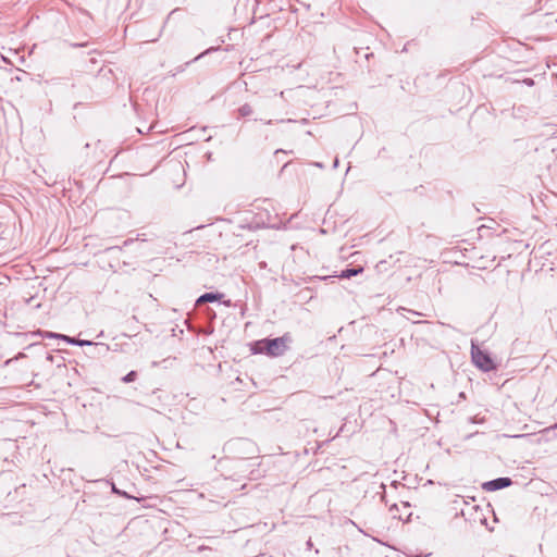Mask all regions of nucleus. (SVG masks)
I'll return each mask as SVG.
<instances>
[{
    "label": "nucleus",
    "instance_id": "obj_1",
    "mask_svg": "<svg viewBox=\"0 0 557 557\" xmlns=\"http://www.w3.org/2000/svg\"><path fill=\"white\" fill-rule=\"evenodd\" d=\"M288 342L289 337L287 335L273 339H262L256 343V351L278 357L286 351Z\"/></svg>",
    "mask_w": 557,
    "mask_h": 557
},
{
    "label": "nucleus",
    "instance_id": "obj_2",
    "mask_svg": "<svg viewBox=\"0 0 557 557\" xmlns=\"http://www.w3.org/2000/svg\"><path fill=\"white\" fill-rule=\"evenodd\" d=\"M471 356L474 364L482 371H491L495 369L493 359L487 352L481 350L479 347H472Z\"/></svg>",
    "mask_w": 557,
    "mask_h": 557
},
{
    "label": "nucleus",
    "instance_id": "obj_3",
    "mask_svg": "<svg viewBox=\"0 0 557 557\" xmlns=\"http://www.w3.org/2000/svg\"><path fill=\"white\" fill-rule=\"evenodd\" d=\"M510 484H511V480L510 479H508V478H499V479H496V480L483 483L482 487L485 491L492 492V491H496V490H500V488L507 487Z\"/></svg>",
    "mask_w": 557,
    "mask_h": 557
},
{
    "label": "nucleus",
    "instance_id": "obj_4",
    "mask_svg": "<svg viewBox=\"0 0 557 557\" xmlns=\"http://www.w3.org/2000/svg\"><path fill=\"white\" fill-rule=\"evenodd\" d=\"M363 272V268L362 267H359L357 269H347V270H344L341 274H339V277L341 278H348L350 276H355V275H358L360 273Z\"/></svg>",
    "mask_w": 557,
    "mask_h": 557
},
{
    "label": "nucleus",
    "instance_id": "obj_5",
    "mask_svg": "<svg viewBox=\"0 0 557 557\" xmlns=\"http://www.w3.org/2000/svg\"><path fill=\"white\" fill-rule=\"evenodd\" d=\"M218 296L215 294H211V293H207L205 295H202L198 300L197 302L198 304H201V302H208V301H215L218 300Z\"/></svg>",
    "mask_w": 557,
    "mask_h": 557
},
{
    "label": "nucleus",
    "instance_id": "obj_6",
    "mask_svg": "<svg viewBox=\"0 0 557 557\" xmlns=\"http://www.w3.org/2000/svg\"><path fill=\"white\" fill-rule=\"evenodd\" d=\"M136 379V372L135 371H131L128 374H126L124 377H123V381L125 383H129V382H133L135 381Z\"/></svg>",
    "mask_w": 557,
    "mask_h": 557
},
{
    "label": "nucleus",
    "instance_id": "obj_7",
    "mask_svg": "<svg viewBox=\"0 0 557 557\" xmlns=\"http://www.w3.org/2000/svg\"><path fill=\"white\" fill-rule=\"evenodd\" d=\"M48 336L49 337H57V335H54V334H49Z\"/></svg>",
    "mask_w": 557,
    "mask_h": 557
}]
</instances>
